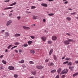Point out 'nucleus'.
<instances>
[{
	"mask_svg": "<svg viewBox=\"0 0 78 78\" xmlns=\"http://www.w3.org/2000/svg\"><path fill=\"white\" fill-rule=\"evenodd\" d=\"M76 14V12H74L73 13H71V15H73V14Z\"/></svg>",
	"mask_w": 78,
	"mask_h": 78,
	"instance_id": "nucleus-48",
	"label": "nucleus"
},
{
	"mask_svg": "<svg viewBox=\"0 0 78 78\" xmlns=\"http://www.w3.org/2000/svg\"><path fill=\"white\" fill-rule=\"evenodd\" d=\"M17 47V46H15L14 47H13V48H16Z\"/></svg>",
	"mask_w": 78,
	"mask_h": 78,
	"instance_id": "nucleus-61",
	"label": "nucleus"
},
{
	"mask_svg": "<svg viewBox=\"0 0 78 78\" xmlns=\"http://www.w3.org/2000/svg\"><path fill=\"white\" fill-rule=\"evenodd\" d=\"M17 19H18V20H20V16H18L17 17Z\"/></svg>",
	"mask_w": 78,
	"mask_h": 78,
	"instance_id": "nucleus-45",
	"label": "nucleus"
},
{
	"mask_svg": "<svg viewBox=\"0 0 78 78\" xmlns=\"http://www.w3.org/2000/svg\"><path fill=\"white\" fill-rule=\"evenodd\" d=\"M45 21H46V20H45V19H43V22H45Z\"/></svg>",
	"mask_w": 78,
	"mask_h": 78,
	"instance_id": "nucleus-54",
	"label": "nucleus"
},
{
	"mask_svg": "<svg viewBox=\"0 0 78 78\" xmlns=\"http://www.w3.org/2000/svg\"><path fill=\"white\" fill-rule=\"evenodd\" d=\"M65 59V56L62 58V59Z\"/></svg>",
	"mask_w": 78,
	"mask_h": 78,
	"instance_id": "nucleus-52",
	"label": "nucleus"
},
{
	"mask_svg": "<svg viewBox=\"0 0 78 78\" xmlns=\"http://www.w3.org/2000/svg\"><path fill=\"white\" fill-rule=\"evenodd\" d=\"M30 37H31V38L32 39H34V36H30Z\"/></svg>",
	"mask_w": 78,
	"mask_h": 78,
	"instance_id": "nucleus-43",
	"label": "nucleus"
},
{
	"mask_svg": "<svg viewBox=\"0 0 78 78\" xmlns=\"http://www.w3.org/2000/svg\"><path fill=\"white\" fill-rule=\"evenodd\" d=\"M75 62L76 64H78V61L77 60V61H75Z\"/></svg>",
	"mask_w": 78,
	"mask_h": 78,
	"instance_id": "nucleus-49",
	"label": "nucleus"
},
{
	"mask_svg": "<svg viewBox=\"0 0 78 78\" xmlns=\"http://www.w3.org/2000/svg\"><path fill=\"white\" fill-rule=\"evenodd\" d=\"M68 72V69H64L61 72V74H64V73H67Z\"/></svg>",
	"mask_w": 78,
	"mask_h": 78,
	"instance_id": "nucleus-2",
	"label": "nucleus"
},
{
	"mask_svg": "<svg viewBox=\"0 0 78 78\" xmlns=\"http://www.w3.org/2000/svg\"><path fill=\"white\" fill-rule=\"evenodd\" d=\"M15 78H17V76H18L17 74H15L14 76Z\"/></svg>",
	"mask_w": 78,
	"mask_h": 78,
	"instance_id": "nucleus-40",
	"label": "nucleus"
},
{
	"mask_svg": "<svg viewBox=\"0 0 78 78\" xmlns=\"http://www.w3.org/2000/svg\"><path fill=\"white\" fill-rule=\"evenodd\" d=\"M12 14L11 13L9 14V16H12Z\"/></svg>",
	"mask_w": 78,
	"mask_h": 78,
	"instance_id": "nucleus-58",
	"label": "nucleus"
},
{
	"mask_svg": "<svg viewBox=\"0 0 78 78\" xmlns=\"http://www.w3.org/2000/svg\"><path fill=\"white\" fill-rule=\"evenodd\" d=\"M74 68V66H69V68L70 69H72L73 68Z\"/></svg>",
	"mask_w": 78,
	"mask_h": 78,
	"instance_id": "nucleus-35",
	"label": "nucleus"
},
{
	"mask_svg": "<svg viewBox=\"0 0 78 78\" xmlns=\"http://www.w3.org/2000/svg\"><path fill=\"white\" fill-rule=\"evenodd\" d=\"M66 19L68 20V21H70V20H72V19L71 18L69 17H67L66 18Z\"/></svg>",
	"mask_w": 78,
	"mask_h": 78,
	"instance_id": "nucleus-17",
	"label": "nucleus"
},
{
	"mask_svg": "<svg viewBox=\"0 0 78 78\" xmlns=\"http://www.w3.org/2000/svg\"><path fill=\"white\" fill-rule=\"evenodd\" d=\"M67 65L68 66H71L72 65V62H69V63H68Z\"/></svg>",
	"mask_w": 78,
	"mask_h": 78,
	"instance_id": "nucleus-30",
	"label": "nucleus"
},
{
	"mask_svg": "<svg viewBox=\"0 0 78 78\" xmlns=\"http://www.w3.org/2000/svg\"><path fill=\"white\" fill-rule=\"evenodd\" d=\"M67 40H65L64 42V44L65 45H69L70 44V42H75V40H73V39H69L68 38H67Z\"/></svg>",
	"mask_w": 78,
	"mask_h": 78,
	"instance_id": "nucleus-1",
	"label": "nucleus"
},
{
	"mask_svg": "<svg viewBox=\"0 0 78 78\" xmlns=\"http://www.w3.org/2000/svg\"><path fill=\"white\" fill-rule=\"evenodd\" d=\"M42 6H44L45 7H47L48 6V5L47 4L45 3H42L41 4Z\"/></svg>",
	"mask_w": 78,
	"mask_h": 78,
	"instance_id": "nucleus-12",
	"label": "nucleus"
},
{
	"mask_svg": "<svg viewBox=\"0 0 78 78\" xmlns=\"http://www.w3.org/2000/svg\"><path fill=\"white\" fill-rule=\"evenodd\" d=\"M53 50L52 49H51L49 53V55H51V53H53Z\"/></svg>",
	"mask_w": 78,
	"mask_h": 78,
	"instance_id": "nucleus-10",
	"label": "nucleus"
},
{
	"mask_svg": "<svg viewBox=\"0 0 78 78\" xmlns=\"http://www.w3.org/2000/svg\"><path fill=\"white\" fill-rule=\"evenodd\" d=\"M23 28L25 30H30V27L25 26H23Z\"/></svg>",
	"mask_w": 78,
	"mask_h": 78,
	"instance_id": "nucleus-9",
	"label": "nucleus"
},
{
	"mask_svg": "<svg viewBox=\"0 0 78 78\" xmlns=\"http://www.w3.org/2000/svg\"><path fill=\"white\" fill-rule=\"evenodd\" d=\"M76 19H78V16L77 17H76Z\"/></svg>",
	"mask_w": 78,
	"mask_h": 78,
	"instance_id": "nucleus-64",
	"label": "nucleus"
},
{
	"mask_svg": "<svg viewBox=\"0 0 78 78\" xmlns=\"http://www.w3.org/2000/svg\"><path fill=\"white\" fill-rule=\"evenodd\" d=\"M14 44L16 45H19V42H15L14 43Z\"/></svg>",
	"mask_w": 78,
	"mask_h": 78,
	"instance_id": "nucleus-29",
	"label": "nucleus"
},
{
	"mask_svg": "<svg viewBox=\"0 0 78 78\" xmlns=\"http://www.w3.org/2000/svg\"><path fill=\"white\" fill-rule=\"evenodd\" d=\"M42 68H43V67L42 66H39L40 69H42Z\"/></svg>",
	"mask_w": 78,
	"mask_h": 78,
	"instance_id": "nucleus-42",
	"label": "nucleus"
},
{
	"mask_svg": "<svg viewBox=\"0 0 78 78\" xmlns=\"http://www.w3.org/2000/svg\"><path fill=\"white\" fill-rule=\"evenodd\" d=\"M32 73L33 75H36V71L32 72Z\"/></svg>",
	"mask_w": 78,
	"mask_h": 78,
	"instance_id": "nucleus-25",
	"label": "nucleus"
},
{
	"mask_svg": "<svg viewBox=\"0 0 78 78\" xmlns=\"http://www.w3.org/2000/svg\"><path fill=\"white\" fill-rule=\"evenodd\" d=\"M37 68L38 69H39V66H37Z\"/></svg>",
	"mask_w": 78,
	"mask_h": 78,
	"instance_id": "nucleus-60",
	"label": "nucleus"
},
{
	"mask_svg": "<svg viewBox=\"0 0 78 78\" xmlns=\"http://www.w3.org/2000/svg\"><path fill=\"white\" fill-rule=\"evenodd\" d=\"M19 52L20 54H21V53H22V50L21 49H20L19 50Z\"/></svg>",
	"mask_w": 78,
	"mask_h": 78,
	"instance_id": "nucleus-31",
	"label": "nucleus"
},
{
	"mask_svg": "<svg viewBox=\"0 0 78 78\" xmlns=\"http://www.w3.org/2000/svg\"><path fill=\"white\" fill-rule=\"evenodd\" d=\"M4 32H5V30H3L1 31V32L2 33H3Z\"/></svg>",
	"mask_w": 78,
	"mask_h": 78,
	"instance_id": "nucleus-50",
	"label": "nucleus"
},
{
	"mask_svg": "<svg viewBox=\"0 0 78 78\" xmlns=\"http://www.w3.org/2000/svg\"><path fill=\"white\" fill-rule=\"evenodd\" d=\"M15 37H18L19 36H20V34H16L15 35Z\"/></svg>",
	"mask_w": 78,
	"mask_h": 78,
	"instance_id": "nucleus-14",
	"label": "nucleus"
},
{
	"mask_svg": "<svg viewBox=\"0 0 78 78\" xmlns=\"http://www.w3.org/2000/svg\"><path fill=\"white\" fill-rule=\"evenodd\" d=\"M19 63H22L24 62V60H22L21 61H20L19 62Z\"/></svg>",
	"mask_w": 78,
	"mask_h": 78,
	"instance_id": "nucleus-18",
	"label": "nucleus"
},
{
	"mask_svg": "<svg viewBox=\"0 0 78 78\" xmlns=\"http://www.w3.org/2000/svg\"><path fill=\"white\" fill-rule=\"evenodd\" d=\"M11 23H12V21L11 20L8 21L6 23L7 26H9Z\"/></svg>",
	"mask_w": 78,
	"mask_h": 78,
	"instance_id": "nucleus-4",
	"label": "nucleus"
},
{
	"mask_svg": "<svg viewBox=\"0 0 78 78\" xmlns=\"http://www.w3.org/2000/svg\"><path fill=\"white\" fill-rule=\"evenodd\" d=\"M29 63L30 64H34V62L32 61H30L29 62Z\"/></svg>",
	"mask_w": 78,
	"mask_h": 78,
	"instance_id": "nucleus-27",
	"label": "nucleus"
},
{
	"mask_svg": "<svg viewBox=\"0 0 78 78\" xmlns=\"http://www.w3.org/2000/svg\"><path fill=\"white\" fill-rule=\"evenodd\" d=\"M32 19H36V17L35 16H33L32 17Z\"/></svg>",
	"mask_w": 78,
	"mask_h": 78,
	"instance_id": "nucleus-39",
	"label": "nucleus"
},
{
	"mask_svg": "<svg viewBox=\"0 0 78 78\" xmlns=\"http://www.w3.org/2000/svg\"><path fill=\"white\" fill-rule=\"evenodd\" d=\"M9 2V0L5 1V2Z\"/></svg>",
	"mask_w": 78,
	"mask_h": 78,
	"instance_id": "nucleus-56",
	"label": "nucleus"
},
{
	"mask_svg": "<svg viewBox=\"0 0 78 78\" xmlns=\"http://www.w3.org/2000/svg\"><path fill=\"white\" fill-rule=\"evenodd\" d=\"M66 34H67L68 36H70V34L69 33H67Z\"/></svg>",
	"mask_w": 78,
	"mask_h": 78,
	"instance_id": "nucleus-59",
	"label": "nucleus"
},
{
	"mask_svg": "<svg viewBox=\"0 0 78 78\" xmlns=\"http://www.w3.org/2000/svg\"><path fill=\"white\" fill-rule=\"evenodd\" d=\"M51 73H55V72H56V70L55 69H54V70H51Z\"/></svg>",
	"mask_w": 78,
	"mask_h": 78,
	"instance_id": "nucleus-22",
	"label": "nucleus"
},
{
	"mask_svg": "<svg viewBox=\"0 0 78 78\" xmlns=\"http://www.w3.org/2000/svg\"><path fill=\"white\" fill-rule=\"evenodd\" d=\"M16 4H17V3L15 2H14V3L10 4V6H13V5H16Z\"/></svg>",
	"mask_w": 78,
	"mask_h": 78,
	"instance_id": "nucleus-16",
	"label": "nucleus"
},
{
	"mask_svg": "<svg viewBox=\"0 0 78 78\" xmlns=\"http://www.w3.org/2000/svg\"><path fill=\"white\" fill-rule=\"evenodd\" d=\"M32 42H33L31 41H29L28 42V43L29 45H30V44H32Z\"/></svg>",
	"mask_w": 78,
	"mask_h": 78,
	"instance_id": "nucleus-23",
	"label": "nucleus"
},
{
	"mask_svg": "<svg viewBox=\"0 0 78 78\" xmlns=\"http://www.w3.org/2000/svg\"><path fill=\"white\" fill-rule=\"evenodd\" d=\"M55 64L52 62H51L50 63H48V66H54Z\"/></svg>",
	"mask_w": 78,
	"mask_h": 78,
	"instance_id": "nucleus-7",
	"label": "nucleus"
},
{
	"mask_svg": "<svg viewBox=\"0 0 78 78\" xmlns=\"http://www.w3.org/2000/svg\"><path fill=\"white\" fill-rule=\"evenodd\" d=\"M8 69L10 70H14V67L12 66H10L9 67Z\"/></svg>",
	"mask_w": 78,
	"mask_h": 78,
	"instance_id": "nucleus-5",
	"label": "nucleus"
},
{
	"mask_svg": "<svg viewBox=\"0 0 78 78\" xmlns=\"http://www.w3.org/2000/svg\"><path fill=\"white\" fill-rule=\"evenodd\" d=\"M68 9V10H72V9H70V8Z\"/></svg>",
	"mask_w": 78,
	"mask_h": 78,
	"instance_id": "nucleus-62",
	"label": "nucleus"
},
{
	"mask_svg": "<svg viewBox=\"0 0 78 78\" xmlns=\"http://www.w3.org/2000/svg\"><path fill=\"white\" fill-rule=\"evenodd\" d=\"M28 46V44H24V47H26Z\"/></svg>",
	"mask_w": 78,
	"mask_h": 78,
	"instance_id": "nucleus-38",
	"label": "nucleus"
},
{
	"mask_svg": "<svg viewBox=\"0 0 78 78\" xmlns=\"http://www.w3.org/2000/svg\"><path fill=\"white\" fill-rule=\"evenodd\" d=\"M22 67H23V68H25L26 67V66H25V65H23Z\"/></svg>",
	"mask_w": 78,
	"mask_h": 78,
	"instance_id": "nucleus-46",
	"label": "nucleus"
},
{
	"mask_svg": "<svg viewBox=\"0 0 78 78\" xmlns=\"http://www.w3.org/2000/svg\"><path fill=\"white\" fill-rule=\"evenodd\" d=\"M35 8H36V6H32L31 7V9H35Z\"/></svg>",
	"mask_w": 78,
	"mask_h": 78,
	"instance_id": "nucleus-24",
	"label": "nucleus"
},
{
	"mask_svg": "<svg viewBox=\"0 0 78 78\" xmlns=\"http://www.w3.org/2000/svg\"><path fill=\"white\" fill-rule=\"evenodd\" d=\"M12 7H7L5 8L4 10H7V9H12Z\"/></svg>",
	"mask_w": 78,
	"mask_h": 78,
	"instance_id": "nucleus-11",
	"label": "nucleus"
},
{
	"mask_svg": "<svg viewBox=\"0 0 78 78\" xmlns=\"http://www.w3.org/2000/svg\"><path fill=\"white\" fill-rule=\"evenodd\" d=\"M61 69L60 68H58V69L57 70V72L58 73H59L60 72H61Z\"/></svg>",
	"mask_w": 78,
	"mask_h": 78,
	"instance_id": "nucleus-19",
	"label": "nucleus"
},
{
	"mask_svg": "<svg viewBox=\"0 0 78 78\" xmlns=\"http://www.w3.org/2000/svg\"><path fill=\"white\" fill-rule=\"evenodd\" d=\"M12 44H11L8 47V49H9V48H10V47H11V46H12Z\"/></svg>",
	"mask_w": 78,
	"mask_h": 78,
	"instance_id": "nucleus-34",
	"label": "nucleus"
},
{
	"mask_svg": "<svg viewBox=\"0 0 78 78\" xmlns=\"http://www.w3.org/2000/svg\"><path fill=\"white\" fill-rule=\"evenodd\" d=\"M53 58H54V60H55V61H58V58H57V57H56V55H54Z\"/></svg>",
	"mask_w": 78,
	"mask_h": 78,
	"instance_id": "nucleus-6",
	"label": "nucleus"
},
{
	"mask_svg": "<svg viewBox=\"0 0 78 78\" xmlns=\"http://www.w3.org/2000/svg\"><path fill=\"white\" fill-rule=\"evenodd\" d=\"M52 43V41H48V44H51Z\"/></svg>",
	"mask_w": 78,
	"mask_h": 78,
	"instance_id": "nucleus-37",
	"label": "nucleus"
},
{
	"mask_svg": "<svg viewBox=\"0 0 78 78\" xmlns=\"http://www.w3.org/2000/svg\"><path fill=\"white\" fill-rule=\"evenodd\" d=\"M67 3H68V2L67 1H66L64 2L65 4H67Z\"/></svg>",
	"mask_w": 78,
	"mask_h": 78,
	"instance_id": "nucleus-51",
	"label": "nucleus"
},
{
	"mask_svg": "<svg viewBox=\"0 0 78 78\" xmlns=\"http://www.w3.org/2000/svg\"><path fill=\"white\" fill-rule=\"evenodd\" d=\"M5 35L6 36H9V34L8 32H6L5 33Z\"/></svg>",
	"mask_w": 78,
	"mask_h": 78,
	"instance_id": "nucleus-20",
	"label": "nucleus"
},
{
	"mask_svg": "<svg viewBox=\"0 0 78 78\" xmlns=\"http://www.w3.org/2000/svg\"><path fill=\"white\" fill-rule=\"evenodd\" d=\"M3 55H2L0 57V58H3Z\"/></svg>",
	"mask_w": 78,
	"mask_h": 78,
	"instance_id": "nucleus-53",
	"label": "nucleus"
},
{
	"mask_svg": "<svg viewBox=\"0 0 78 78\" xmlns=\"http://www.w3.org/2000/svg\"><path fill=\"white\" fill-rule=\"evenodd\" d=\"M69 63V62L68 61H66L65 62H63V64H68Z\"/></svg>",
	"mask_w": 78,
	"mask_h": 78,
	"instance_id": "nucleus-33",
	"label": "nucleus"
},
{
	"mask_svg": "<svg viewBox=\"0 0 78 78\" xmlns=\"http://www.w3.org/2000/svg\"><path fill=\"white\" fill-rule=\"evenodd\" d=\"M54 0H48L49 2H51V1H53Z\"/></svg>",
	"mask_w": 78,
	"mask_h": 78,
	"instance_id": "nucleus-63",
	"label": "nucleus"
},
{
	"mask_svg": "<svg viewBox=\"0 0 78 78\" xmlns=\"http://www.w3.org/2000/svg\"><path fill=\"white\" fill-rule=\"evenodd\" d=\"M7 52H8V49H5V53H7Z\"/></svg>",
	"mask_w": 78,
	"mask_h": 78,
	"instance_id": "nucleus-55",
	"label": "nucleus"
},
{
	"mask_svg": "<svg viewBox=\"0 0 78 78\" xmlns=\"http://www.w3.org/2000/svg\"><path fill=\"white\" fill-rule=\"evenodd\" d=\"M55 78H59V75H57L55 77Z\"/></svg>",
	"mask_w": 78,
	"mask_h": 78,
	"instance_id": "nucleus-41",
	"label": "nucleus"
},
{
	"mask_svg": "<svg viewBox=\"0 0 78 78\" xmlns=\"http://www.w3.org/2000/svg\"><path fill=\"white\" fill-rule=\"evenodd\" d=\"M28 10H29V9H27L26 10V12H27V13L28 14H29V13H31V12H28Z\"/></svg>",
	"mask_w": 78,
	"mask_h": 78,
	"instance_id": "nucleus-44",
	"label": "nucleus"
},
{
	"mask_svg": "<svg viewBox=\"0 0 78 78\" xmlns=\"http://www.w3.org/2000/svg\"><path fill=\"white\" fill-rule=\"evenodd\" d=\"M48 61H49V59H46L45 60V62H48Z\"/></svg>",
	"mask_w": 78,
	"mask_h": 78,
	"instance_id": "nucleus-36",
	"label": "nucleus"
},
{
	"mask_svg": "<svg viewBox=\"0 0 78 78\" xmlns=\"http://www.w3.org/2000/svg\"><path fill=\"white\" fill-rule=\"evenodd\" d=\"M62 78H65V77H66V76H65V75H62Z\"/></svg>",
	"mask_w": 78,
	"mask_h": 78,
	"instance_id": "nucleus-47",
	"label": "nucleus"
},
{
	"mask_svg": "<svg viewBox=\"0 0 78 78\" xmlns=\"http://www.w3.org/2000/svg\"><path fill=\"white\" fill-rule=\"evenodd\" d=\"M78 75V72L76 73H75L73 74V77H75V76H77Z\"/></svg>",
	"mask_w": 78,
	"mask_h": 78,
	"instance_id": "nucleus-13",
	"label": "nucleus"
},
{
	"mask_svg": "<svg viewBox=\"0 0 78 78\" xmlns=\"http://www.w3.org/2000/svg\"><path fill=\"white\" fill-rule=\"evenodd\" d=\"M65 60L66 61H70L71 58H65Z\"/></svg>",
	"mask_w": 78,
	"mask_h": 78,
	"instance_id": "nucleus-21",
	"label": "nucleus"
},
{
	"mask_svg": "<svg viewBox=\"0 0 78 78\" xmlns=\"http://www.w3.org/2000/svg\"><path fill=\"white\" fill-rule=\"evenodd\" d=\"M14 51H15L16 53H18V51H17V50H14Z\"/></svg>",
	"mask_w": 78,
	"mask_h": 78,
	"instance_id": "nucleus-57",
	"label": "nucleus"
},
{
	"mask_svg": "<svg viewBox=\"0 0 78 78\" xmlns=\"http://www.w3.org/2000/svg\"><path fill=\"white\" fill-rule=\"evenodd\" d=\"M30 52L31 53H33V54H34V53H35V52L34 51V50H30Z\"/></svg>",
	"mask_w": 78,
	"mask_h": 78,
	"instance_id": "nucleus-28",
	"label": "nucleus"
},
{
	"mask_svg": "<svg viewBox=\"0 0 78 78\" xmlns=\"http://www.w3.org/2000/svg\"><path fill=\"white\" fill-rule=\"evenodd\" d=\"M5 69V67L3 66V65H2V66L0 67V70H3Z\"/></svg>",
	"mask_w": 78,
	"mask_h": 78,
	"instance_id": "nucleus-15",
	"label": "nucleus"
},
{
	"mask_svg": "<svg viewBox=\"0 0 78 78\" xmlns=\"http://www.w3.org/2000/svg\"><path fill=\"white\" fill-rule=\"evenodd\" d=\"M49 16H53L54 15V14L53 13H50L48 14Z\"/></svg>",
	"mask_w": 78,
	"mask_h": 78,
	"instance_id": "nucleus-32",
	"label": "nucleus"
},
{
	"mask_svg": "<svg viewBox=\"0 0 78 78\" xmlns=\"http://www.w3.org/2000/svg\"><path fill=\"white\" fill-rule=\"evenodd\" d=\"M2 62L4 64H6V62L5 61V60H2Z\"/></svg>",
	"mask_w": 78,
	"mask_h": 78,
	"instance_id": "nucleus-26",
	"label": "nucleus"
},
{
	"mask_svg": "<svg viewBox=\"0 0 78 78\" xmlns=\"http://www.w3.org/2000/svg\"><path fill=\"white\" fill-rule=\"evenodd\" d=\"M41 39L43 41H44V42H45V41H46V37H41Z\"/></svg>",
	"mask_w": 78,
	"mask_h": 78,
	"instance_id": "nucleus-8",
	"label": "nucleus"
},
{
	"mask_svg": "<svg viewBox=\"0 0 78 78\" xmlns=\"http://www.w3.org/2000/svg\"><path fill=\"white\" fill-rule=\"evenodd\" d=\"M52 41H56V39H57V37L56 36H52Z\"/></svg>",
	"mask_w": 78,
	"mask_h": 78,
	"instance_id": "nucleus-3",
	"label": "nucleus"
}]
</instances>
